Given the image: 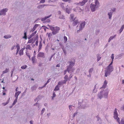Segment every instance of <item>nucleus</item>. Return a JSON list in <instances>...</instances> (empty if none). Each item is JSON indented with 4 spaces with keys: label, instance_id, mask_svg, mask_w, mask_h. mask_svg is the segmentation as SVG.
<instances>
[{
    "label": "nucleus",
    "instance_id": "f257e3e1",
    "mask_svg": "<svg viewBox=\"0 0 124 124\" xmlns=\"http://www.w3.org/2000/svg\"><path fill=\"white\" fill-rule=\"evenodd\" d=\"M49 28L52 31V33L54 35H55L58 33L60 30V28L57 26L53 27L49 25H47Z\"/></svg>",
    "mask_w": 124,
    "mask_h": 124
},
{
    "label": "nucleus",
    "instance_id": "f03ea898",
    "mask_svg": "<svg viewBox=\"0 0 124 124\" xmlns=\"http://www.w3.org/2000/svg\"><path fill=\"white\" fill-rule=\"evenodd\" d=\"M75 60H74V62L71 61L70 62V65L67 68V70L68 72H69L70 71L73 72V70H74L73 68H72V66H73L74 64V62Z\"/></svg>",
    "mask_w": 124,
    "mask_h": 124
},
{
    "label": "nucleus",
    "instance_id": "7ed1b4c3",
    "mask_svg": "<svg viewBox=\"0 0 124 124\" xmlns=\"http://www.w3.org/2000/svg\"><path fill=\"white\" fill-rule=\"evenodd\" d=\"M98 5H99V3L98 0H96L95 2V5L92 3L90 6V8L92 12H93L95 10V8L98 7Z\"/></svg>",
    "mask_w": 124,
    "mask_h": 124
},
{
    "label": "nucleus",
    "instance_id": "20e7f679",
    "mask_svg": "<svg viewBox=\"0 0 124 124\" xmlns=\"http://www.w3.org/2000/svg\"><path fill=\"white\" fill-rule=\"evenodd\" d=\"M114 118L115 119H116L117 122L119 124H120V119L118 117V115L117 114V112L116 109V108L114 110Z\"/></svg>",
    "mask_w": 124,
    "mask_h": 124
},
{
    "label": "nucleus",
    "instance_id": "39448f33",
    "mask_svg": "<svg viewBox=\"0 0 124 124\" xmlns=\"http://www.w3.org/2000/svg\"><path fill=\"white\" fill-rule=\"evenodd\" d=\"M72 76L71 75V74L70 75L69 78H68V75H66L64 77V78L65 79L64 81L65 82V83L67 81L70 80V79L72 78Z\"/></svg>",
    "mask_w": 124,
    "mask_h": 124
},
{
    "label": "nucleus",
    "instance_id": "423d86ee",
    "mask_svg": "<svg viewBox=\"0 0 124 124\" xmlns=\"http://www.w3.org/2000/svg\"><path fill=\"white\" fill-rule=\"evenodd\" d=\"M85 22H84L82 23L80 25L79 29V30H78L77 32H79L85 26Z\"/></svg>",
    "mask_w": 124,
    "mask_h": 124
},
{
    "label": "nucleus",
    "instance_id": "0eeeda50",
    "mask_svg": "<svg viewBox=\"0 0 124 124\" xmlns=\"http://www.w3.org/2000/svg\"><path fill=\"white\" fill-rule=\"evenodd\" d=\"M8 10V9L5 8L3 9L0 11V15H5L6 12H7Z\"/></svg>",
    "mask_w": 124,
    "mask_h": 124
},
{
    "label": "nucleus",
    "instance_id": "6e6552de",
    "mask_svg": "<svg viewBox=\"0 0 124 124\" xmlns=\"http://www.w3.org/2000/svg\"><path fill=\"white\" fill-rule=\"evenodd\" d=\"M87 0H83L82 2H80L79 3H76V4L80 6H83L87 2Z\"/></svg>",
    "mask_w": 124,
    "mask_h": 124
},
{
    "label": "nucleus",
    "instance_id": "1a4fd4ad",
    "mask_svg": "<svg viewBox=\"0 0 124 124\" xmlns=\"http://www.w3.org/2000/svg\"><path fill=\"white\" fill-rule=\"evenodd\" d=\"M41 57V58H44L45 55L44 53L42 52H39L37 55V57Z\"/></svg>",
    "mask_w": 124,
    "mask_h": 124
},
{
    "label": "nucleus",
    "instance_id": "9d476101",
    "mask_svg": "<svg viewBox=\"0 0 124 124\" xmlns=\"http://www.w3.org/2000/svg\"><path fill=\"white\" fill-rule=\"evenodd\" d=\"M74 10V11L78 12H80L83 11L82 9L78 7H76Z\"/></svg>",
    "mask_w": 124,
    "mask_h": 124
},
{
    "label": "nucleus",
    "instance_id": "9b49d317",
    "mask_svg": "<svg viewBox=\"0 0 124 124\" xmlns=\"http://www.w3.org/2000/svg\"><path fill=\"white\" fill-rule=\"evenodd\" d=\"M74 16L73 14H71L70 15V21L72 22L75 20V19L74 18Z\"/></svg>",
    "mask_w": 124,
    "mask_h": 124
},
{
    "label": "nucleus",
    "instance_id": "f8f14e48",
    "mask_svg": "<svg viewBox=\"0 0 124 124\" xmlns=\"http://www.w3.org/2000/svg\"><path fill=\"white\" fill-rule=\"evenodd\" d=\"M49 5L48 4H43V5H40L38 6L37 7V8H42L44 7L45 6H47Z\"/></svg>",
    "mask_w": 124,
    "mask_h": 124
},
{
    "label": "nucleus",
    "instance_id": "ddd939ff",
    "mask_svg": "<svg viewBox=\"0 0 124 124\" xmlns=\"http://www.w3.org/2000/svg\"><path fill=\"white\" fill-rule=\"evenodd\" d=\"M111 72L108 70L105 71V76L106 77L108 75H109Z\"/></svg>",
    "mask_w": 124,
    "mask_h": 124
},
{
    "label": "nucleus",
    "instance_id": "4468645a",
    "mask_svg": "<svg viewBox=\"0 0 124 124\" xmlns=\"http://www.w3.org/2000/svg\"><path fill=\"white\" fill-rule=\"evenodd\" d=\"M107 82L106 80H105L104 82V83L103 85L102 86V88H106V85L107 84Z\"/></svg>",
    "mask_w": 124,
    "mask_h": 124
},
{
    "label": "nucleus",
    "instance_id": "2eb2a0df",
    "mask_svg": "<svg viewBox=\"0 0 124 124\" xmlns=\"http://www.w3.org/2000/svg\"><path fill=\"white\" fill-rule=\"evenodd\" d=\"M113 68L112 66H110L109 67H108V66L107 67V70H108L110 72H111L113 70Z\"/></svg>",
    "mask_w": 124,
    "mask_h": 124
},
{
    "label": "nucleus",
    "instance_id": "dca6fc26",
    "mask_svg": "<svg viewBox=\"0 0 124 124\" xmlns=\"http://www.w3.org/2000/svg\"><path fill=\"white\" fill-rule=\"evenodd\" d=\"M35 40L33 38H32L29 40L28 42V43H33L35 42Z\"/></svg>",
    "mask_w": 124,
    "mask_h": 124
},
{
    "label": "nucleus",
    "instance_id": "f3484780",
    "mask_svg": "<svg viewBox=\"0 0 124 124\" xmlns=\"http://www.w3.org/2000/svg\"><path fill=\"white\" fill-rule=\"evenodd\" d=\"M51 16V15H49L45 17L44 18H42L41 19V21H44L46 20V19L48 18Z\"/></svg>",
    "mask_w": 124,
    "mask_h": 124
},
{
    "label": "nucleus",
    "instance_id": "a211bd4d",
    "mask_svg": "<svg viewBox=\"0 0 124 124\" xmlns=\"http://www.w3.org/2000/svg\"><path fill=\"white\" fill-rule=\"evenodd\" d=\"M21 93V92L20 91H18L16 92L15 93V97H16V98H18V96Z\"/></svg>",
    "mask_w": 124,
    "mask_h": 124
},
{
    "label": "nucleus",
    "instance_id": "6ab92c4d",
    "mask_svg": "<svg viewBox=\"0 0 124 124\" xmlns=\"http://www.w3.org/2000/svg\"><path fill=\"white\" fill-rule=\"evenodd\" d=\"M24 36L23 37V38L24 39H27V31H24Z\"/></svg>",
    "mask_w": 124,
    "mask_h": 124
},
{
    "label": "nucleus",
    "instance_id": "aec40b11",
    "mask_svg": "<svg viewBox=\"0 0 124 124\" xmlns=\"http://www.w3.org/2000/svg\"><path fill=\"white\" fill-rule=\"evenodd\" d=\"M78 23V20H76L73 23V24L74 26H75Z\"/></svg>",
    "mask_w": 124,
    "mask_h": 124
},
{
    "label": "nucleus",
    "instance_id": "412c9836",
    "mask_svg": "<svg viewBox=\"0 0 124 124\" xmlns=\"http://www.w3.org/2000/svg\"><path fill=\"white\" fill-rule=\"evenodd\" d=\"M31 47L30 45H27L26 47V49H27L31 50Z\"/></svg>",
    "mask_w": 124,
    "mask_h": 124
},
{
    "label": "nucleus",
    "instance_id": "4be33fe9",
    "mask_svg": "<svg viewBox=\"0 0 124 124\" xmlns=\"http://www.w3.org/2000/svg\"><path fill=\"white\" fill-rule=\"evenodd\" d=\"M9 69L6 68L5 71H4L2 72L3 74H5V73H6L8 72Z\"/></svg>",
    "mask_w": 124,
    "mask_h": 124
},
{
    "label": "nucleus",
    "instance_id": "5701e85b",
    "mask_svg": "<svg viewBox=\"0 0 124 124\" xmlns=\"http://www.w3.org/2000/svg\"><path fill=\"white\" fill-rule=\"evenodd\" d=\"M17 99L18 98H16V99H15V100L14 101L13 103L12 104V106L14 105L17 102Z\"/></svg>",
    "mask_w": 124,
    "mask_h": 124
},
{
    "label": "nucleus",
    "instance_id": "b1692460",
    "mask_svg": "<svg viewBox=\"0 0 124 124\" xmlns=\"http://www.w3.org/2000/svg\"><path fill=\"white\" fill-rule=\"evenodd\" d=\"M124 28V25H123L120 29L119 30V31H120V33L123 31Z\"/></svg>",
    "mask_w": 124,
    "mask_h": 124
},
{
    "label": "nucleus",
    "instance_id": "393cba45",
    "mask_svg": "<svg viewBox=\"0 0 124 124\" xmlns=\"http://www.w3.org/2000/svg\"><path fill=\"white\" fill-rule=\"evenodd\" d=\"M11 36L9 35H7L4 36V38L5 39H7L10 38Z\"/></svg>",
    "mask_w": 124,
    "mask_h": 124
},
{
    "label": "nucleus",
    "instance_id": "a878e982",
    "mask_svg": "<svg viewBox=\"0 0 124 124\" xmlns=\"http://www.w3.org/2000/svg\"><path fill=\"white\" fill-rule=\"evenodd\" d=\"M98 96L99 97L100 99H101L102 97V95L101 92L98 95Z\"/></svg>",
    "mask_w": 124,
    "mask_h": 124
},
{
    "label": "nucleus",
    "instance_id": "bb28decb",
    "mask_svg": "<svg viewBox=\"0 0 124 124\" xmlns=\"http://www.w3.org/2000/svg\"><path fill=\"white\" fill-rule=\"evenodd\" d=\"M31 60L33 63H34L35 62V57H32L31 58Z\"/></svg>",
    "mask_w": 124,
    "mask_h": 124
},
{
    "label": "nucleus",
    "instance_id": "cd10ccee",
    "mask_svg": "<svg viewBox=\"0 0 124 124\" xmlns=\"http://www.w3.org/2000/svg\"><path fill=\"white\" fill-rule=\"evenodd\" d=\"M116 36V35H114V36H111V37L110 38H109V40H108V42H109L112 39H113V38H114L115 36Z\"/></svg>",
    "mask_w": 124,
    "mask_h": 124
},
{
    "label": "nucleus",
    "instance_id": "c85d7f7f",
    "mask_svg": "<svg viewBox=\"0 0 124 124\" xmlns=\"http://www.w3.org/2000/svg\"><path fill=\"white\" fill-rule=\"evenodd\" d=\"M59 87L57 85L55 88L54 90L57 91L59 90Z\"/></svg>",
    "mask_w": 124,
    "mask_h": 124
},
{
    "label": "nucleus",
    "instance_id": "c756f323",
    "mask_svg": "<svg viewBox=\"0 0 124 124\" xmlns=\"http://www.w3.org/2000/svg\"><path fill=\"white\" fill-rule=\"evenodd\" d=\"M52 33H51V32H50L49 33H47V34H48V37L49 38V39H50V38L51 37V36H52Z\"/></svg>",
    "mask_w": 124,
    "mask_h": 124
},
{
    "label": "nucleus",
    "instance_id": "7c9ffc66",
    "mask_svg": "<svg viewBox=\"0 0 124 124\" xmlns=\"http://www.w3.org/2000/svg\"><path fill=\"white\" fill-rule=\"evenodd\" d=\"M23 50H21L19 51V54L20 55H23Z\"/></svg>",
    "mask_w": 124,
    "mask_h": 124
},
{
    "label": "nucleus",
    "instance_id": "2f4dec72",
    "mask_svg": "<svg viewBox=\"0 0 124 124\" xmlns=\"http://www.w3.org/2000/svg\"><path fill=\"white\" fill-rule=\"evenodd\" d=\"M64 43H66L67 40V38L66 36H64Z\"/></svg>",
    "mask_w": 124,
    "mask_h": 124
},
{
    "label": "nucleus",
    "instance_id": "473e14b6",
    "mask_svg": "<svg viewBox=\"0 0 124 124\" xmlns=\"http://www.w3.org/2000/svg\"><path fill=\"white\" fill-rule=\"evenodd\" d=\"M27 67V66L26 65H24L22 66L21 67V68L22 69H25Z\"/></svg>",
    "mask_w": 124,
    "mask_h": 124
},
{
    "label": "nucleus",
    "instance_id": "72a5a7b5",
    "mask_svg": "<svg viewBox=\"0 0 124 124\" xmlns=\"http://www.w3.org/2000/svg\"><path fill=\"white\" fill-rule=\"evenodd\" d=\"M59 18L61 19H65V18L63 16V15H61L59 17Z\"/></svg>",
    "mask_w": 124,
    "mask_h": 124
},
{
    "label": "nucleus",
    "instance_id": "f704fd0d",
    "mask_svg": "<svg viewBox=\"0 0 124 124\" xmlns=\"http://www.w3.org/2000/svg\"><path fill=\"white\" fill-rule=\"evenodd\" d=\"M66 12L69 14L70 13V10L69 9L67 8H66Z\"/></svg>",
    "mask_w": 124,
    "mask_h": 124
},
{
    "label": "nucleus",
    "instance_id": "c9c22d12",
    "mask_svg": "<svg viewBox=\"0 0 124 124\" xmlns=\"http://www.w3.org/2000/svg\"><path fill=\"white\" fill-rule=\"evenodd\" d=\"M108 15L109 16V18L110 19L112 16V13L111 12L109 13Z\"/></svg>",
    "mask_w": 124,
    "mask_h": 124
},
{
    "label": "nucleus",
    "instance_id": "e433bc0d",
    "mask_svg": "<svg viewBox=\"0 0 124 124\" xmlns=\"http://www.w3.org/2000/svg\"><path fill=\"white\" fill-rule=\"evenodd\" d=\"M16 47L17 48V49H20V45L19 44H17V45L16 46Z\"/></svg>",
    "mask_w": 124,
    "mask_h": 124
},
{
    "label": "nucleus",
    "instance_id": "4c0bfd02",
    "mask_svg": "<svg viewBox=\"0 0 124 124\" xmlns=\"http://www.w3.org/2000/svg\"><path fill=\"white\" fill-rule=\"evenodd\" d=\"M93 70V68H92L90 69L89 70V73H91Z\"/></svg>",
    "mask_w": 124,
    "mask_h": 124
},
{
    "label": "nucleus",
    "instance_id": "58836bf2",
    "mask_svg": "<svg viewBox=\"0 0 124 124\" xmlns=\"http://www.w3.org/2000/svg\"><path fill=\"white\" fill-rule=\"evenodd\" d=\"M35 29L36 28L33 27V28L31 30V32H33L35 30Z\"/></svg>",
    "mask_w": 124,
    "mask_h": 124
},
{
    "label": "nucleus",
    "instance_id": "ea45409f",
    "mask_svg": "<svg viewBox=\"0 0 124 124\" xmlns=\"http://www.w3.org/2000/svg\"><path fill=\"white\" fill-rule=\"evenodd\" d=\"M6 92V90H5L3 91V95H6V94L5 92Z\"/></svg>",
    "mask_w": 124,
    "mask_h": 124
},
{
    "label": "nucleus",
    "instance_id": "a19ab883",
    "mask_svg": "<svg viewBox=\"0 0 124 124\" xmlns=\"http://www.w3.org/2000/svg\"><path fill=\"white\" fill-rule=\"evenodd\" d=\"M62 81H60L59 82V83H58V84L57 85H58H58H62Z\"/></svg>",
    "mask_w": 124,
    "mask_h": 124
},
{
    "label": "nucleus",
    "instance_id": "79ce46f5",
    "mask_svg": "<svg viewBox=\"0 0 124 124\" xmlns=\"http://www.w3.org/2000/svg\"><path fill=\"white\" fill-rule=\"evenodd\" d=\"M26 55H27L29 57L30 60H31L30 56V55L29 54V53H26Z\"/></svg>",
    "mask_w": 124,
    "mask_h": 124
},
{
    "label": "nucleus",
    "instance_id": "37998d69",
    "mask_svg": "<svg viewBox=\"0 0 124 124\" xmlns=\"http://www.w3.org/2000/svg\"><path fill=\"white\" fill-rule=\"evenodd\" d=\"M37 33V31H35L33 33L31 34V36H34Z\"/></svg>",
    "mask_w": 124,
    "mask_h": 124
},
{
    "label": "nucleus",
    "instance_id": "c03bdc74",
    "mask_svg": "<svg viewBox=\"0 0 124 124\" xmlns=\"http://www.w3.org/2000/svg\"><path fill=\"white\" fill-rule=\"evenodd\" d=\"M50 79H49L48 80H47V82H46V83L45 84V85H44V86H45L48 83H49V81H49V80H50Z\"/></svg>",
    "mask_w": 124,
    "mask_h": 124
},
{
    "label": "nucleus",
    "instance_id": "a18cd8bd",
    "mask_svg": "<svg viewBox=\"0 0 124 124\" xmlns=\"http://www.w3.org/2000/svg\"><path fill=\"white\" fill-rule=\"evenodd\" d=\"M108 92H106V93H105L104 95H105V98L107 97V95H108Z\"/></svg>",
    "mask_w": 124,
    "mask_h": 124
},
{
    "label": "nucleus",
    "instance_id": "49530a36",
    "mask_svg": "<svg viewBox=\"0 0 124 124\" xmlns=\"http://www.w3.org/2000/svg\"><path fill=\"white\" fill-rule=\"evenodd\" d=\"M111 58L112 59V60L113 61L114 59V54H112L111 56Z\"/></svg>",
    "mask_w": 124,
    "mask_h": 124
},
{
    "label": "nucleus",
    "instance_id": "de8ad7c7",
    "mask_svg": "<svg viewBox=\"0 0 124 124\" xmlns=\"http://www.w3.org/2000/svg\"><path fill=\"white\" fill-rule=\"evenodd\" d=\"M45 2V0H41L40 1V3H43Z\"/></svg>",
    "mask_w": 124,
    "mask_h": 124
},
{
    "label": "nucleus",
    "instance_id": "09e8293b",
    "mask_svg": "<svg viewBox=\"0 0 124 124\" xmlns=\"http://www.w3.org/2000/svg\"><path fill=\"white\" fill-rule=\"evenodd\" d=\"M120 124H124V120L123 119H122L121 122Z\"/></svg>",
    "mask_w": 124,
    "mask_h": 124
},
{
    "label": "nucleus",
    "instance_id": "8fccbe9b",
    "mask_svg": "<svg viewBox=\"0 0 124 124\" xmlns=\"http://www.w3.org/2000/svg\"><path fill=\"white\" fill-rule=\"evenodd\" d=\"M45 109L44 108H43L42 109V110L41 111V114H42L45 111Z\"/></svg>",
    "mask_w": 124,
    "mask_h": 124
},
{
    "label": "nucleus",
    "instance_id": "3c124183",
    "mask_svg": "<svg viewBox=\"0 0 124 124\" xmlns=\"http://www.w3.org/2000/svg\"><path fill=\"white\" fill-rule=\"evenodd\" d=\"M42 27H44V28H43L44 29V30H45V31H46V28H47V29H49V28H48L47 27H46V26H42Z\"/></svg>",
    "mask_w": 124,
    "mask_h": 124
},
{
    "label": "nucleus",
    "instance_id": "603ef678",
    "mask_svg": "<svg viewBox=\"0 0 124 124\" xmlns=\"http://www.w3.org/2000/svg\"><path fill=\"white\" fill-rule=\"evenodd\" d=\"M8 102H9V101H7L6 102V103H3L2 104L4 106H5L6 105V104H8Z\"/></svg>",
    "mask_w": 124,
    "mask_h": 124
},
{
    "label": "nucleus",
    "instance_id": "864d4df0",
    "mask_svg": "<svg viewBox=\"0 0 124 124\" xmlns=\"http://www.w3.org/2000/svg\"><path fill=\"white\" fill-rule=\"evenodd\" d=\"M67 71H68L67 69L66 70H65L64 71V75H65L66 74V72Z\"/></svg>",
    "mask_w": 124,
    "mask_h": 124
},
{
    "label": "nucleus",
    "instance_id": "5fc2aeb1",
    "mask_svg": "<svg viewBox=\"0 0 124 124\" xmlns=\"http://www.w3.org/2000/svg\"><path fill=\"white\" fill-rule=\"evenodd\" d=\"M56 96V95L55 94V93L54 92L53 93V96L52 97H53V98L55 97Z\"/></svg>",
    "mask_w": 124,
    "mask_h": 124
},
{
    "label": "nucleus",
    "instance_id": "6e6d98bb",
    "mask_svg": "<svg viewBox=\"0 0 124 124\" xmlns=\"http://www.w3.org/2000/svg\"><path fill=\"white\" fill-rule=\"evenodd\" d=\"M113 61L112 60V61L111 62L110 64L108 66V67H109L110 66H111L110 65H111L113 63Z\"/></svg>",
    "mask_w": 124,
    "mask_h": 124
},
{
    "label": "nucleus",
    "instance_id": "4d7b16f0",
    "mask_svg": "<svg viewBox=\"0 0 124 124\" xmlns=\"http://www.w3.org/2000/svg\"><path fill=\"white\" fill-rule=\"evenodd\" d=\"M121 109L124 111V105L121 107Z\"/></svg>",
    "mask_w": 124,
    "mask_h": 124
},
{
    "label": "nucleus",
    "instance_id": "13d9d810",
    "mask_svg": "<svg viewBox=\"0 0 124 124\" xmlns=\"http://www.w3.org/2000/svg\"><path fill=\"white\" fill-rule=\"evenodd\" d=\"M38 26V24H36L34 25V27L36 28Z\"/></svg>",
    "mask_w": 124,
    "mask_h": 124
},
{
    "label": "nucleus",
    "instance_id": "bf43d9fd",
    "mask_svg": "<svg viewBox=\"0 0 124 124\" xmlns=\"http://www.w3.org/2000/svg\"><path fill=\"white\" fill-rule=\"evenodd\" d=\"M41 46H42V45H41V44L40 43V44H39V49L40 48H41Z\"/></svg>",
    "mask_w": 124,
    "mask_h": 124
},
{
    "label": "nucleus",
    "instance_id": "052dcab7",
    "mask_svg": "<svg viewBox=\"0 0 124 124\" xmlns=\"http://www.w3.org/2000/svg\"><path fill=\"white\" fill-rule=\"evenodd\" d=\"M58 13L59 15H61V12L60 11H58Z\"/></svg>",
    "mask_w": 124,
    "mask_h": 124
},
{
    "label": "nucleus",
    "instance_id": "680f3d73",
    "mask_svg": "<svg viewBox=\"0 0 124 124\" xmlns=\"http://www.w3.org/2000/svg\"><path fill=\"white\" fill-rule=\"evenodd\" d=\"M15 47V46H12L11 48V50H13L14 49Z\"/></svg>",
    "mask_w": 124,
    "mask_h": 124
},
{
    "label": "nucleus",
    "instance_id": "e2e57ef3",
    "mask_svg": "<svg viewBox=\"0 0 124 124\" xmlns=\"http://www.w3.org/2000/svg\"><path fill=\"white\" fill-rule=\"evenodd\" d=\"M38 41H37L36 42V44L37 46L38 45Z\"/></svg>",
    "mask_w": 124,
    "mask_h": 124
},
{
    "label": "nucleus",
    "instance_id": "0e129e2a",
    "mask_svg": "<svg viewBox=\"0 0 124 124\" xmlns=\"http://www.w3.org/2000/svg\"><path fill=\"white\" fill-rule=\"evenodd\" d=\"M20 49H17V51H16V54H17V53H18V52H19V51Z\"/></svg>",
    "mask_w": 124,
    "mask_h": 124
},
{
    "label": "nucleus",
    "instance_id": "69168bd1",
    "mask_svg": "<svg viewBox=\"0 0 124 124\" xmlns=\"http://www.w3.org/2000/svg\"><path fill=\"white\" fill-rule=\"evenodd\" d=\"M101 58V57H100V58H99L98 57V59H97L98 61H99L100 60Z\"/></svg>",
    "mask_w": 124,
    "mask_h": 124
},
{
    "label": "nucleus",
    "instance_id": "338daca9",
    "mask_svg": "<svg viewBox=\"0 0 124 124\" xmlns=\"http://www.w3.org/2000/svg\"><path fill=\"white\" fill-rule=\"evenodd\" d=\"M60 66V64H57L56 66V67H59Z\"/></svg>",
    "mask_w": 124,
    "mask_h": 124
},
{
    "label": "nucleus",
    "instance_id": "774afa93",
    "mask_svg": "<svg viewBox=\"0 0 124 124\" xmlns=\"http://www.w3.org/2000/svg\"><path fill=\"white\" fill-rule=\"evenodd\" d=\"M63 51L64 53L65 54H66V51L65 50H63Z\"/></svg>",
    "mask_w": 124,
    "mask_h": 124
}]
</instances>
